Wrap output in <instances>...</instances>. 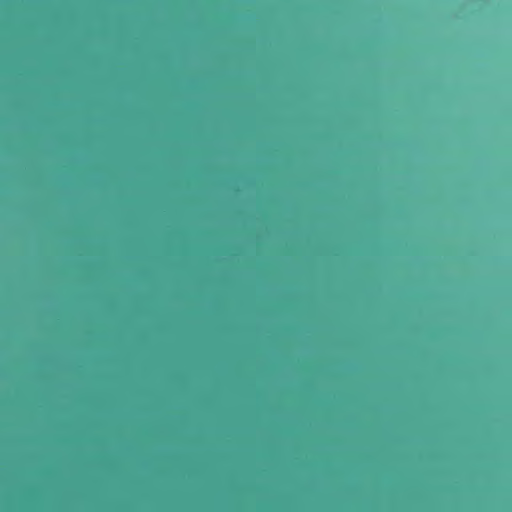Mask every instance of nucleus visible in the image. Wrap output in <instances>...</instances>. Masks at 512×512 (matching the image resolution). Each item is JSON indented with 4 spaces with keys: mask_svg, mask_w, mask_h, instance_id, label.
Returning a JSON list of instances; mask_svg holds the SVG:
<instances>
[{
    "mask_svg": "<svg viewBox=\"0 0 512 512\" xmlns=\"http://www.w3.org/2000/svg\"><path fill=\"white\" fill-rule=\"evenodd\" d=\"M380 454H381V440L379 439V455ZM379 462H381L380 459H379ZM379 466H381V463H379ZM378 477H379V486H380L381 485V467H379Z\"/></svg>",
    "mask_w": 512,
    "mask_h": 512,
    "instance_id": "nucleus-1",
    "label": "nucleus"
}]
</instances>
